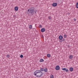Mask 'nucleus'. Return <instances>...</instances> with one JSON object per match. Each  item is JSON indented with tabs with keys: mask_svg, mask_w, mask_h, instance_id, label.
Returning a JSON list of instances; mask_svg holds the SVG:
<instances>
[{
	"mask_svg": "<svg viewBox=\"0 0 78 78\" xmlns=\"http://www.w3.org/2000/svg\"><path fill=\"white\" fill-rule=\"evenodd\" d=\"M34 73L35 76L38 78L41 77L42 76V75H43V72L40 71L39 70L35 71Z\"/></svg>",
	"mask_w": 78,
	"mask_h": 78,
	"instance_id": "2",
	"label": "nucleus"
},
{
	"mask_svg": "<svg viewBox=\"0 0 78 78\" xmlns=\"http://www.w3.org/2000/svg\"><path fill=\"white\" fill-rule=\"evenodd\" d=\"M39 27L40 28H42V25H39Z\"/></svg>",
	"mask_w": 78,
	"mask_h": 78,
	"instance_id": "22",
	"label": "nucleus"
},
{
	"mask_svg": "<svg viewBox=\"0 0 78 78\" xmlns=\"http://www.w3.org/2000/svg\"><path fill=\"white\" fill-rule=\"evenodd\" d=\"M69 57V59H72L73 58V55H70Z\"/></svg>",
	"mask_w": 78,
	"mask_h": 78,
	"instance_id": "10",
	"label": "nucleus"
},
{
	"mask_svg": "<svg viewBox=\"0 0 78 78\" xmlns=\"http://www.w3.org/2000/svg\"><path fill=\"white\" fill-rule=\"evenodd\" d=\"M76 8L78 9V2H77L76 5Z\"/></svg>",
	"mask_w": 78,
	"mask_h": 78,
	"instance_id": "16",
	"label": "nucleus"
},
{
	"mask_svg": "<svg viewBox=\"0 0 78 78\" xmlns=\"http://www.w3.org/2000/svg\"><path fill=\"white\" fill-rule=\"evenodd\" d=\"M32 25H30L29 26V28H30V29H32Z\"/></svg>",
	"mask_w": 78,
	"mask_h": 78,
	"instance_id": "15",
	"label": "nucleus"
},
{
	"mask_svg": "<svg viewBox=\"0 0 78 78\" xmlns=\"http://www.w3.org/2000/svg\"><path fill=\"white\" fill-rule=\"evenodd\" d=\"M44 71L45 72H48V69L47 68H45L44 69Z\"/></svg>",
	"mask_w": 78,
	"mask_h": 78,
	"instance_id": "11",
	"label": "nucleus"
},
{
	"mask_svg": "<svg viewBox=\"0 0 78 78\" xmlns=\"http://www.w3.org/2000/svg\"><path fill=\"white\" fill-rule=\"evenodd\" d=\"M44 60L43 59H41L40 60V62H44Z\"/></svg>",
	"mask_w": 78,
	"mask_h": 78,
	"instance_id": "14",
	"label": "nucleus"
},
{
	"mask_svg": "<svg viewBox=\"0 0 78 78\" xmlns=\"http://www.w3.org/2000/svg\"><path fill=\"white\" fill-rule=\"evenodd\" d=\"M23 55H20V58H23Z\"/></svg>",
	"mask_w": 78,
	"mask_h": 78,
	"instance_id": "19",
	"label": "nucleus"
},
{
	"mask_svg": "<svg viewBox=\"0 0 78 78\" xmlns=\"http://www.w3.org/2000/svg\"><path fill=\"white\" fill-rule=\"evenodd\" d=\"M64 36L65 38H67V35L64 34Z\"/></svg>",
	"mask_w": 78,
	"mask_h": 78,
	"instance_id": "18",
	"label": "nucleus"
},
{
	"mask_svg": "<svg viewBox=\"0 0 78 78\" xmlns=\"http://www.w3.org/2000/svg\"><path fill=\"white\" fill-rule=\"evenodd\" d=\"M59 40H62L63 39V37L62 35H60L58 37Z\"/></svg>",
	"mask_w": 78,
	"mask_h": 78,
	"instance_id": "5",
	"label": "nucleus"
},
{
	"mask_svg": "<svg viewBox=\"0 0 78 78\" xmlns=\"http://www.w3.org/2000/svg\"><path fill=\"white\" fill-rule=\"evenodd\" d=\"M41 36H42V37L43 38H44V36H43V35H41Z\"/></svg>",
	"mask_w": 78,
	"mask_h": 78,
	"instance_id": "25",
	"label": "nucleus"
},
{
	"mask_svg": "<svg viewBox=\"0 0 78 78\" xmlns=\"http://www.w3.org/2000/svg\"><path fill=\"white\" fill-rule=\"evenodd\" d=\"M48 18L50 20L51 19V17L50 16H49L48 17Z\"/></svg>",
	"mask_w": 78,
	"mask_h": 78,
	"instance_id": "21",
	"label": "nucleus"
},
{
	"mask_svg": "<svg viewBox=\"0 0 78 78\" xmlns=\"http://www.w3.org/2000/svg\"><path fill=\"white\" fill-rule=\"evenodd\" d=\"M62 42H63V41H65V39H63L62 40Z\"/></svg>",
	"mask_w": 78,
	"mask_h": 78,
	"instance_id": "23",
	"label": "nucleus"
},
{
	"mask_svg": "<svg viewBox=\"0 0 78 78\" xmlns=\"http://www.w3.org/2000/svg\"><path fill=\"white\" fill-rule=\"evenodd\" d=\"M62 70H63V71H65L66 72H69V69H68L66 68H63L62 69Z\"/></svg>",
	"mask_w": 78,
	"mask_h": 78,
	"instance_id": "3",
	"label": "nucleus"
},
{
	"mask_svg": "<svg viewBox=\"0 0 78 78\" xmlns=\"http://www.w3.org/2000/svg\"><path fill=\"white\" fill-rule=\"evenodd\" d=\"M47 56L48 58H50L51 57V55L50 54H47Z\"/></svg>",
	"mask_w": 78,
	"mask_h": 78,
	"instance_id": "13",
	"label": "nucleus"
},
{
	"mask_svg": "<svg viewBox=\"0 0 78 78\" xmlns=\"http://www.w3.org/2000/svg\"><path fill=\"white\" fill-rule=\"evenodd\" d=\"M59 68H60L59 66H57L55 67V69L56 70H59Z\"/></svg>",
	"mask_w": 78,
	"mask_h": 78,
	"instance_id": "7",
	"label": "nucleus"
},
{
	"mask_svg": "<svg viewBox=\"0 0 78 78\" xmlns=\"http://www.w3.org/2000/svg\"><path fill=\"white\" fill-rule=\"evenodd\" d=\"M37 11V10L35 9L34 7H32L27 10V14L29 16H34V14H36Z\"/></svg>",
	"mask_w": 78,
	"mask_h": 78,
	"instance_id": "1",
	"label": "nucleus"
},
{
	"mask_svg": "<svg viewBox=\"0 0 78 78\" xmlns=\"http://www.w3.org/2000/svg\"><path fill=\"white\" fill-rule=\"evenodd\" d=\"M59 42H62V40H61L59 41Z\"/></svg>",
	"mask_w": 78,
	"mask_h": 78,
	"instance_id": "24",
	"label": "nucleus"
},
{
	"mask_svg": "<svg viewBox=\"0 0 78 78\" xmlns=\"http://www.w3.org/2000/svg\"><path fill=\"white\" fill-rule=\"evenodd\" d=\"M44 69H43V68H40V70H39V71H40V72H44Z\"/></svg>",
	"mask_w": 78,
	"mask_h": 78,
	"instance_id": "12",
	"label": "nucleus"
},
{
	"mask_svg": "<svg viewBox=\"0 0 78 78\" xmlns=\"http://www.w3.org/2000/svg\"><path fill=\"white\" fill-rule=\"evenodd\" d=\"M74 21H76V19H74Z\"/></svg>",
	"mask_w": 78,
	"mask_h": 78,
	"instance_id": "26",
	"label": "nucleus"
},
{
	"mask_svg": "<svg viewBox=\"0 0 78 78\" xmlns=\"http://www.w3.org/2000/svg\"><path fill=\"white\" fill-rule=\"evenodd\" d=\"M69 71L70 72H73V68L72 67H71L69 68Z\"/></svg>",
	"mask_w": 78,
	"mask_h": 78,
	"instance_id": "9",
	"label": "nucleus"
},
{
	"mask_svg": "<svg viewBox=\"0 0 78 78\" xmlns=\"http://www.w3.org/2000/svg\"><path fill=\"white\" fill-rule=\"evenodd\" d=\"M19 9V8H18V7L16 6L14 8V10L15 11H17Z\"/></svg>",
	"mask_w": 78,
	"mask_h": 78,
	"instance_id": "8",
	"label": "nucleus"
},
{
	"mask_svg": "<svg viewBox=\"0 0 78 78\" xmlns=\"http://www.w3.org/2000/svg\"><path fill=\"white\" fill-rule=\"evenodd\" d=\"M45 29L44 28H42L41 30V31L42 33H44V32H45Z\"/></svg>",
	"mask_w": 78,
	"mask_h": 78,
	"instance_id": "4",
	"label": "nucleus"
},
{
	"mask_svg": "<svg viewBox=\"0 0 78 78\" xmlns=\"http://www.w3.org/2000/svg\"><path fill=\"white\" fill-rule=\"evenodd\" d=\"M54 78V76H53V75H51L50 76V78Z\"/></svg>",
	"mask_w": 78,
	"mask_h": 78,
	"instance_id": "20",
	"label": "nucleus"
},
{
	"mask_svg": "<svg viewBox=\"0 0 78 78\" xmlns=\"http://www.w3.org/2000/svg\"><path fill=\"white\" fill-rule=\"evenodd\" d=\"M58 5V4L56 3H54L52 4V6L54 7H55V6H56Z\"/></svg>",
	"mask_w": 78,
	"mask_h": 78,
	"instance_id": "6",
	"label": "nucleus"
},
{
	"mask_svg": "<svg viewBox=\"0 0 78 78\" xmlns=\"http://www.w3.org/2000/svg\"><path fill=\"white\" fill-rule=\"evenodd\" d=\"M6 57L7 58H9L10 57V56H9V54H8L7 55Z\"/></svg>",
	"mask_w": 78,
	"mask_h": 78,
	"instance_id": "17",
	"label": "nucleus"
}]
</instances>
